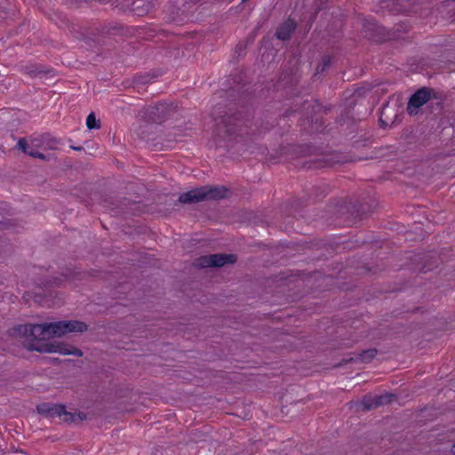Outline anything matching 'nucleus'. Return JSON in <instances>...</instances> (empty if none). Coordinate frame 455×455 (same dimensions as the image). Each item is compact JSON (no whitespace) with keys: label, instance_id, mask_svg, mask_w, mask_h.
<instances>
[{"label":"nucleus","instance_id":"obj_21","mask_svg":"<svg viewBox=\"0 0 455 455\" xmlns=\"http://www.w3.org/2000/svg\"><path fill=\"white\" fill-rule=\"evenodd\" d=\"M30 324H21L13 329V331L21 336H29Z\"/></svg>","mask_w":455,"mask_h":455},{"label":"nucleus","instance_id":"obj_7","mask_svg":"<svg viewBox=\"0 0 455 455\" xmlns=\"http://www.w3.org/2000/svg\"><path fill=\"white\" fill-rule=\"evenodd\" d=\"M306 151H310L309 147H306L305 149L301 150L305 156H308L310 158L307 160H303L301 162V165L307 169H318L323 167H331L336 164L341 163L338 156H331V155H321L320 157H312L310 153H306Z\"/></svg>","mask_w":455,"mask_h":455},{"label":"nucleus","instance_id":"obj_13","mask_svg":"<svg viewBox=\"0 0 455 455\" xmlns=\"http://www.w3.org/2000/svg\"><path fill=\"white\" fill-rule=\"evenodd\" d=\"M236 256L235 254H225V253H216L212 254V267H223L226 264H233L236 261Z\"/></svg>","mask_w":455,"mask_h":455},{"label":"nucleus","instance_id":"obj_28","mask_svg":"<svg viewBox=\"0 0 455 455\" xmlns=\"http://www.w3.org/2000/svg\"><path fill=\"white\" fill-rule=\"evenodd\" d=\"M451 452L452 454H455V443L452 444L451 448Z\"/></svg>","mask_w":455,"mask_h":455},{"label":"nucleus","instance_id":"obj_22","mask_svg":"<svg viewBox=\"0 0 455 455\" xmlns=\"http://www.w3.org/2000/svg\"><path fill=\"white\" fill-rule=\"evenodd\" d=\"M331 59L330 56H324L321 65L317 66L315 74L323 73L327 68L330 67Z\"/></svg>","mask_w":455,"mask_h":455},{"label":"nucleus","instance_id":"obj_11","mask_svg":"<svg viewBox=\"0 0 455 455\" xmlns=\"http://www.w3.org/2000/svg\"><path fill=\"white\" fill-rule=\"evenodd\" d=\"M57 145L56 139L51 138L49 135H41L30 139L28 148H43L44 149H54Z\"/></svg>","mask_w":455,"mask_h":455},{"label":"nucleus","instance_id":"obj_26","mask_svg":"<svg viewBox=\"0 0 455 455\" xmlns=\"http://www.w3.org/2000/svg\"><path fill=\"white\" fill-rule=\"evenodd\" d=\"M275 36L280 40H284V29L283 28H278L275 32Z\"/></svg>","mask_w":455,"mask_h":455},{"label":"nucleus","instance_id":"obj_32","mask_svg":"<svg viewBox=\"0 0 455 455\" xmlns=\"http://www.w3.org/2000/svg\"><path fill=\"white\" fill-rule=\"evenodd\" d=\"M246 0H243V2H245Z\"/></svg>","mask_w":455,"mask_h":455},{"label":"nucleus","instance_id":"obj_5","mask_svg":"<svg viewBox=\"0 0 455 455\" xmlns=\"http://www.w3.org/2000/svg\"><path fill=\"white\" fill-rule=\"evenodd\" d=\"M27 347L29 350L37 351L40 353H59L60 355H72L78 357H81L84 355L83 351L76 347L58 341L44 343L40 346L31 344Z\"/></svg>","mask_w":455,"mask_h":455},{"label":"nucleus","instance_id":"obj_14","mask_svg":"<svg viewBox=\"0 0 455 455\" xmlns=\"http://www.w3.org/2000/svg\"><path fill=\"white\" fill-rule=\"evenodd\" d=\"M17 146H18L19 149H20L22 152H24L25 154H28V156H30L32 157L39 158L42 160L46 159V156L44 154H42L33 148H28V143L27 142L26 139H24V138H20L18 140Z\"/></svg>","mask_w":455,"mask_h":455},{"label":"nucleus","instance_id":"obj_10","mask_svg":"<svg viewBox=\"0 0 455 455\" xmlns=\"http://www.w3.org/2000/svg\"><path fill=\"white\" fill-rule=\"evenodd\" d=\"M395 396L391 394H384L375 396H364L362 400V405L363 411H370L373 408H377L385 404L390 403Z\"/></svg>","mask_w":455,"mask_h":455},{"label":"nucleus","instance_id":"obj_17","mask_svg":"<svg viewBox=\"0 0 455 455\" xmlns=\"http://www.w3.org/2000/svg\"><path fill=\"white\" fill-rule=\"evenodd\" d=\"M378 350L376 348H369L362 350L357 355V362L359 363H369L377 355Z\"/></svg>","mask_w":455,"mask_h":455},{"label":"nucleus","instance_id":"obj_24","mask_svg":"<svg viewBox=\"0 0 455 455\" xmlns=\"http://www.w3.org/2000/svg\"><path fill=\"white\" fill-rule=\"evenodd\" d=\"M149 128L150 127L148 125H140L138 128V131H137L138 135L140 136L141 139L148 140L149 137H148V130Z\"/></svg>","mask_w":455,"mask_h":455},{"label":"nucleus","instance_id":"obj_16","mask_svg":"<svg viewBox=\"0 0 455 455\" xmlns=\"http://www.w3.org/2000/svg\"><path fill=\"white\" fill-rule=\"evenodd\" d=\"M66 333L70 332H84L87 330L85 323L77 320L65 321Z\"/></svg>","mask_w":455,"mask_h":455},{"label":"nucleus","instance_id":"obj_25","mask_svg":"<svg viewBox=\"0 0 455 455\" xmlns=\"http://www.w3.org/2000/svg\"><path fill=\"white\" fill-rule=\"evenodd\" d=\"M350 363H358L357 362V355L354 354V356L345 357L342 359V361L339 363V365L342 364H347Z\"/></svg>","mask_w":455,"mask_h":455},{"label":"nucleus","instance_id":"obj_31","mask_svg":"<svg viewBox=\"0 0 455 455\" xmlns=\"http://www.w3.org/2000/svg\"><path fill=\"white\" fill-rule=\"evenodd\" d=\"M73 148L76 149V150H81L82 148L79 147V148Z\"/></svg>","mask_w":455,"mask_h":455},{"label":"nucleus","instance_id":"obj_6","mask_svg":"<svg viewBox=\"0 0 455 455\" xmlns=\"http://www.w3.org/2000/svg\"><path fill=\"white\" fill-rule=\"evenodd\" d=\"M36 411L39 414L47 418H61L62 420L66 423L76 421L75 414L67 411L66 407L63 404L43 403L36 406Z\"/></svg>","mask_w":455,"mask_h":455},{"label":"nucleus","instance_id":"obj_19","mask_svg":"<svg viewBox=\"0 0 455 455\" xmlns=\"http://www.w3.org/2000/svg\"><path fill=\"white\" fill-rule=\"evenodd\" d=\"M211 261H212V254L204 255V256H201V257L197 258L195 260L194 265L199 268L210 267H212Z\"/></svg>","mask_w":455,"mask_h":455},{"label":"nucleus","instance_id":"obj_15","mask_svg":"<svg viewBox=\"0 0 455 455\" xmlns=\"http://www.w3.org/2000/svg\"><path fill=\"white\" fill-rule=\"evenodd\" d=\"M65 325V321H59V322H54V323H47V327H48V330H49V336L50 337H52V336H62V335H65L67 334L66 333V326Z\"/></svg>","mask_w":455,"mask_h":455},{"label":"nucleus","instance_id":"obj_2","mask_svg":"<svg viewBox=\"0 0 455 455\" xmlns=\"http://www.w3.org/2000/svg\"><path fill=\"white\" fill-rule=\"evenodd\" d=\"M228 189L224 186H204L180 196L181 204H192L204 200H219L227 196Z\"/></svg>","mask_w":455,"mask_h":455},{"label":"nucleus","instance_id":"obj_27","mask_svg":"<svg viewBox=\"0 0 455 455\" xmlns=\"http://www.w3.org/2000/svg\"><path fill=\"white\" fill-rule=\"evenodd\" d=\"M76 418L77 417L79 419V420H84L87 419V416L85 413L84 412H79L77 415L75 414Z\"/></svg>","mask_w":455,"mask_h":455},{"label":"nucleus","instance_id":"obj_12","mask_svg":"<svg viewBox=\"0 0 455 455\" xmlns=\"http://www.w3.org/2000/svg\"><path fill=\"white\" fill-rule=\"evenodd\" d=\"M28 337H31L34 339H37V340H44V339L50 338L47 323L30 324V331H29Z\"/></svg>","mask_w":455,"mask_h":455},{"label":"nucleus","instance_id":"obj_23","mask_svg":"<svg viewBox=\"0 0 455 455\" xmlns=\"http://www.w3.org/2000/svg\"><path fill=\"white\" fill-rule=\"evenodd\" d=\"M297 24L291 19H286V40L289 38L290 34L295 30Z\"/></svg>","mask_w":455,"mask_h":455},{"label":"nucleus","instance_id":"obj_4","mask_svg":"<svg viewBox=\"0 0 455 455\" xmlns=\"http://www.w3.org/2000/svg\"><path fill=\"white\" fill-rule=\"evenodd\" d=\"M240 112H233L229 110L228 113L220 116V121L217 124L219 136L224 139L228 136L236 134L242 131V127L245 122L241 118Z\"/></svg>","mask_w":455,"mask_h":455},{"label":"nucleus","instance_id":"obj_29","mask_svg":"<svg viewBox=\"0 0 455 455\" xmlns=\"http://www.w3.org/2000/svg\"><path fill=\"white\" fill-rule=\"evenodd\" d=\"M291 314H286V318H291Z\"/></svg>","mask_w":455,"mask_h":455},{"label":"nucleus","instance_id":"obj_1","mask_svg":"<svg viewBox=\"0 0 455 455\" xmlns=\"http://www.w3.org/2000/svg\"><path fill=\"white\" fill-rule=\"evenodd\" d=\"M287 100H291V107L286 108V116L301 108L304 116L303 123H307L310 132H322L324 130L321 114H326L330 108L321 106L319 101L315 99L302 100L296 96L292 99L286 98ZM301 125L305 126L306 124H301Z\"/></svg>","mask_w":455,"mask_h":455},{"label":"nucleus","instance_id":"obj_30","mask_svg":"<svg viewBox=\"0 0 455 455\" xmlns=\"http://www.w3.org/2000/svg\"><path fill=\"white\" fill-rule=\"evenodd\" d=\"M339 123H340V124L345 123V120L344 119H340V120H339Z\"/></svg>","mask_w":455,"mask_h":455},{"label":"nucleus","instance_id":"obj_9","mask_svg":"<svg viewBox=\"0 0 455 455\" xmlns=\"http://www.w3.org/2000/svg\"><path fill=\"white\" fill-rule=\"evenodd\" d=\"M366 36L376 42H383L395 38V33L387 31L385 27L376 22H366L363 25Z\"/></svg>","mask_w":455,"mask_h":455},{"label":"nucleus","instance_id":"obj_20","mask_svg":"<svg viewBox=\"0 0 455 455\" xmlns=\"http://www.w3.org/2000/svg\"><path fill=\"white\" fill-rule=\"evenodd\" d=\"M86 126L89 130L100 128V121L96 118L95 114L93 112L88 115L86 118Z\"/></svg>","mask_w":455,"mask_h":455},{"label":"nucleus","instance_id":"obj_3","mask_svg":"<svg viewBox=\"0 0 455 455\" xmlns=\"http://www.w3.org/2000/svg\"><path fill=\"white\" fill-rule=\"evenodd\" d=\"M177 112L172 104L159 102L143 108L142 118L148 123L162 124Z\"/></svg>","mask_w":455,"mask_h":455},{"label":"nucleus","instance_id":"obj_8","mask_svg":"<svg viewBox=\"0 0 455 455\" xmlns=\"http://www.w3.org/2000/svg\"><path fill=\"white\" fill-rule=\"evenodd\" d=\"M432 97L435 98V92L430 87H421L417 90L409 99L407 112L410 115L418 113V108L425 105Z\"/></svg>","mask_w":455,"mask_h":455},{"label":"nucleus","instance_id":"obj_18","mask_svg":"<svg viewBox=\"0 0 455 455\" xmlns=\"http://www.w3.org/2000/svg\"><path fill=\"white\" fill-rule=\"evenodd\" d=\"M293 68L291 69V76L290 83L292 84L293 83L297 84L299 78V76H298V70H299V53L294 52L293 54Z\"/></svg>","mask_w":455,"mask_h":455}]
</instances>
